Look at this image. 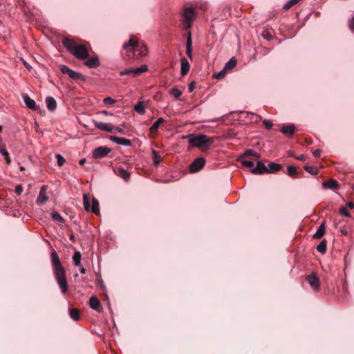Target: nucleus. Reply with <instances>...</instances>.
<instances>
[{
    "label": "nucleus",
    "mask_w": 354,
    "mask_h": 354,
    "mask_svg": "<svg viewBox=\"0 0 354 354\" xmlns=\"http://www.w3.org/2000/svg\"><path fill=\"white\" fill-rule=\"evenodd\" d=\"M295 127L293 124L283 125L281 129V132L285 135L292 136L295 133Z\"/></svg>",
    "instance_id": "nucleus-21"
},
{
    "label": "nucleus",
    "mask_w": 354,
    "mask_h": 354,
    "mask_svg": "<svg viewBox=\"0 0 354 354\" xmlns=\"http://www.w3.org/2000/svg\"><path fill=\"white\" fill-rule=\"evenodd\" d=\"M254 153H255V151L254 150H252V149H248L241 156V158H245V156H252Z\"/></svg>",
    "instance_id": "nucleus-46"
},
{
    "label": "nucleus",
    "mask_w": 354,
    "mask_h": 354,
    "mask_svg": "<svg viewBox=\"0 0 354 354\" xmlns=\"http://www.w3.org/2000/svg\"><path fill=\"white\" fill-rule=\"evenodd\" d=\"M57 165L59 166H63L66 162L65 158L60 154L56 155Z\"/></svg>",
    "instance_id": "nucleus-39"
},
{
    "label": "nucleus",
    "mask_w": 354,
    "mask_h": 354,
    "mask_svg": "<svg viewBox=\"0 0 354 354\" xmlns=\"http://www.w3.org/2000/svg\"><path fill=\"white\" fill-rule=\"evenodd\" d=\"M226 70H225V68H223L222 71H221L219 73H216V75H214V77L216 78V79H222L225 77V74H226Z\"/></svg>",
    "instance_id": "nucleus-42"
},
{
    "label": "nucleus",
    "mask_w": 354,
    "mask_h": 354,
    "mask_svg": "<svg viewBox=\"0 0 354 354\" xmlns=\"http://www.w3.org/2000/svg\"><path fill=\"white\" fill-rule=\"evenodd\" d=\"M85 65L91 68H95L100 66V61L97 57H88L86 59Z\"/></svg>",
    "instance_id": "nucleus-16"
},
{
    "label": "nucleus",
    "mask_w": 354,
    "mask_h": 354,
    "mask_svg": "<svg viewBox=\"0 0 354 354\" xmlns=\"http://www.w3.org/2000/svg\"><path fill=\"white\" fill-rule=\"evenodd\" d=\"M50 256L53 263V270L55 276V279L62 290V292L65 294L68 290L66 270L62 266L57 253L55 250L51 252Z\"/></svg>",
    "instance_id": "nucleus-1"
},
{
    "label": "nucleus",
    "mask_w": 354,
    "mask_h": 354,
    "mask_svg": "<svg viewBox=\"0 0 354 354\" xmlns=\"http://www.w3.org/2000/svg\"><path fill=\"white\" fill-rule=\"evenodd\" d=\"M304 169L308 171V173L313 174V175H317L319 173V170L317 167L309 166V165H305L304 167Z\"/></svg>",
    "instance_id": "nucleus-33"
},
{
    "label": "nucleus",
    "mask_w": 354,
    "mask_h": 354,
    "mask_svg": "<svg viewBox=\"0 0 354 354\" xmlns=\"http://www.w3.org/2000/svg\"><path fill=\"white\" fill-rule=\"evenodd\" d=\"M282 169V165L273 162H269L266 167L262 162L258 161L257 166L252 169V173L256 175H261L268 173H275Z\"/></svg>",
    "instance_id": "nucleus-4"
},
{
    "label": "nucleus",
    "mask_w": 354,
    "mask_h": 354,
    "mask_svg": "<svg viewBox=\"0 0 354 354\" xmlns=\"http://www.w3.org/2000/svg\"><path fill=\"white\" fill-rule=\"evenodd\" d=\"M239 160L241 161L243 167L250 169L251 171H252V169L253 168H254V162L252 161L248 160H245L244 158H241V157L240 158Z\"/></svg>",
    "instance_id": "nucleus-30"
},
{
    "label": "nucleus",
    "mask_w": 354,
    "mask_h": 354,
    "mask_svg": "<svg viewBox=\"0 0 354 354\" xmlns=\"http://www.w3.org/2000/svg\"><path fill=\"white\" fill-rule=\"evenodd\" d=\"M301 0H290L288 2H287L284 6H283V8L285 10H288L290 9L292 6H293L294 5H296L297 3H298Z\"/></svg>",
    "instance_id": "nucleus-35"
},
{
    "label": "nucleus",
    "mask_w": 354,
    "mask_h": 354,
    "mask_svg": "<svg viewBox=\"0 0 354 354\" xmlns=\"http://www.w3.org/2000/svg\"><path fill=\"white\" fill-rule=\"evenodd\" d=\"M147 71L146 65H142L138 68H130L125 69L120 73V75H129L131 77H136Z\"/></svg>",
    "instance_id": "nucleus-8"
},
{
    "label": "nucleus",
    "mask_w": 354,
    "mask_h": 354,
    "mask_svg": "<svg viewBox=\"0 0 354 354\" xmlns=\"http://www.w3.org/2000/svg\"><path fill=\"white\" fill-rule=\"evenodd\" d=\"M186 48H192V41L190 31L188 32V36L187 38Z\"/></svg>",
    "instance_id": "nucleus-40"
},
{
    "label": "nucleus",
    "mask_w": 354,
    "mask_h": 354,
    "mask_svg": "<svg viewBox=\"0 0 354 354\" xmlns=\"http://www.w3.org/2000/svg\"><path fill=\"white\" fill-rule=\"evenodd\" d=\"M139 48V43L131 36L127 43L124 44L123 50L124 51V57L126 59L138 58L136 55V49Z\"/></svg>",
    "instance_id": "nucleus-5"
},
{
    "label": "nucleus",
    "mask_w": 354,
    "mask_h": 354,
    "mask_svg": "<svg viewBox=\"0 0 354 354\" xmlns=\"http://www.w3.org/2000/svg\"><path fill=\"white\" fill-rule=\"evenodd\" d=\"M70 240L73 242V243H75V237L74 236L73 234H70Z\"/></svg>",
    "instance_id": "nucleus-55"
},
{
    "label": "nucleus",
    "mask_w": 354,
    "mask_h": 354,
    "mask_svg": "<svg viewBox=\"0 0 354 354\" xmlns=\"http://www.w3.org/2000/svg\"><path fill=\"white\" fill-rule=\"evenodd\" d=\"M236 59L235 57H232L225 65L224 68L226 71L232 69L236 65Z\"/></svg>",
    "instance_id": "nucleus-29"
},
{
    "label": "nucleus",
    "mask_w": 354,
    "mask_h": 354,
    "mask_svg": "<svg viewBox=\"0 0 354 354\" xmlns=\"http://www.w3.org/2000/svg\"><path fill=\"white\" fill-rule=\"evenodd\" d=\"M196 82L194 81L192 82L189 86H188V91L189 92H192L194 89L195 88Z\"/></svg>",
    "instance_id": "nucleus-49"
},
{
    "label": "nucleus",
    "mask_w": 354,
    "mask_h": 354,
    "mask_svg": "<svg viewBox=\"0 0 354 354\" xmlns=\"http://www.w3.org/2000/svg\"><path fill=\"white\" fill-rule=\"evenodd\" d=\"M111 151V149L107 147L100 146L93 150V156L96 159L102 158L106 156Z\"/></svg>",
    "instance_id": "nucleus-11"
},
{
    "label": "nucleus",
    "mask_w": 354,
    "mask_h": 354,
    "mask_svg": "<svg viewBox=\"0 0 354 354\" xmlns=\"http://www.w3.org/2000/svg\"><path fill=\"white\" fill-rule=\"evenodd\" d=\"M47 108L50 111H54L57 107V102L53 97H48L46 99Z\"/></svg>",
    "instance_id": "nucleus-26"
},
{
    "label": "nucleus",
    "mask_w": 354,
    "mask_h": 354,
    "mask_svg": "<svg viewBox=\"0 0 354 354\" xmlns=\"http://www.w3.org/2000/svg\"><path fill=\"white\" fill-rule=\"evenodd\" d=\"M154 158H153V163L156 166L158 165L161 161V158L156 153L155 151H153Z\"/></svg>",
    "instance_id": "nucleus-43"
},
{
    "label": "nucleus",
    "mask_w": 354,
    "mask_h": 354,
    "mask_svg": "<svg viewBox=\"0 0 354 354\" xmlns=\"http://www.w3.org/2000/svg\"><path fill=\"white\" fill-rule=\"evenodd\" d=\"M115 129L117 130L118 132L119 133H124V130L122 129H121L120 127H115Z\"/></svg>",
    "instance_id": "nucleus-57"
},
{
    "label": "nucleus",
    "mask_w": 354,
    "mask_h": 354,
    "mask_svg": "<svg viewBox=\"0 0 354 354\" xmlns=\"http://www.w3.org/2000/svg\"><path fill=\"white\" fill-rule=\"evenodd\" d=\"M186 53L189 58L192 59V48H186Z\"/></svg>",
    "instance_id": "nucleus-50"
},
{
    "label": "nucleus",
    "mask_w": 354,
    "mask_h": 354,
    "mask_svg": "<svg viewBox=\"0 0 354 354\" xmlns=\"http://www.w3.org/2000/svg\"><path fill=\"white\" fill-rule=\"evenodd\" d=\"M306 281L314 290L318 291L319 290L320 281L318 277L315 273L307 276Z\"/></svg>",
    "instance_id": "nucleus-12"
},
{
    "label": "nucleus",
    "mask_w": 354,
    "mask_h": 354,
    "mask_svg": "<svg viewBox=\"0 0 354 354\" xmlns=\"http://www.w3.org/2000/svg\"><path fill=\"white\" fill-rule=\"evenodd\" d=\"M297 174L296 167L294 166H289L287 168V174L290 176H293Z\"/></svg>",
    "instance_id": "nucleus-38"
},
{
    "label": "nucleus",
    "mask_w": 354,
    "mask_h": 354,
    "mask_svg": "<svg viewBox=\"0 0 354 354\" xmlns=\"http://www.w3.org/2000/svg\"><path fill=\"white\" fill-rule=\"evenodd\" d=\"M62 44L67 50L78 59L85 60L89 56L86 43L79 44L71 39L64 37Z\"/></svg>",
    "instance_id": "nucleus-2"
},
{
    "label": "nucleus",
    "mask_w": 354,
    "mask_h": 354,
    "mask_svg": "<svg viewBox=\"0 0 354 354\" xmlns=\"http://www.w3.org/2000/svg\"><path fill=\"white\" fill-rule=\"evenodd\" d=\"M110 140L118 145H124V146H130L131 145V141L129 139L120 138L116 136H111Z\"/></svg>",
    "instance_id": "nucleus-15"
},
{
    "label": "nucleus",
    "mask_w": 354,
    "mask_h": 354,
    "mask_svg": "<svg viewBox=\"0 0 354 354\" xmlns=\"http://www.w3.org/2000/svg\"><path fill=\"white\" fill-rule=\"evenodd\" d=\"M170 93L175 97L176 99H178L181 95L182 92L177 88H174L170 91Z\"/></svg>",
    "instance_id": "nucleus-37"
},
{
    "label": "nucleus",
    "mask_w": 354,
    "mask_h": 354,
    "mask_svg": "<svg viewBox=\"0 0 354 354\" xmlns=\"http://www.w3.org/2000/svg\"><path fill=\"white\" fill-rule=\"evenodd\" d=\"M52 218L54 221H59L60 223H63L64 221L62 216L57 212H53L52 213Z\"/></svg>",
    "instance_id": "nucleus-36"
},
{
    "label": "nucleus",
    "mask_w": 354,
    "mask_h": 354,
    "mask_svg": "<svg viewBox=\"0 0 354 354\" xmlns=\"http://www.w3.org/2000/svg\"><path fill=\"white\" fill-rule=\"evenodd\" d=\"M138 52V57H143L147 53V48L144 44H139V48L136 49V52Z\"/></svg>",
    "instance_id": "nucleus-34"
},
{
    "label": "nucleus",
    "mask_w": 354,
    "mask_h": 354,
    "mask_svg": "<svg viewBox=\"0 0 354 354\" xmlns=\"http://www.w3.org/2000/svg\"><path fill=\"white\" fill-rule=\"evenodd\" d=\"M47 186L43 185L39 191V196H37V203L39 205H43L48 201V198L46 196Z\"/></svg>",
    "instance_id": "nucleus-13"
},
{
    "label": "nucleus",
    "mask_w": 354,
    "mask_h": 354,
    "mask_svg": "<svg viewBox=\"0 0 354 354\" xmlns=\"http://www.w3.org/2000/svg\"><path fill=\"white\" fill-rule=\"evenodd\" d=\"M322 185L324 187L328 188L330 189H335L339 187L337 181L333 178H330L328 180L324 181L322 183Z\"/></svg>",
    "instance_id": "nucleus-20"
},
{
    "label": "nucleus",
    "mask_w": 354,
    "mask_h": 354,
    "mask_svg": "<svg viewBox=\"0 0 354 354\" xmlns=\"http://www.w3.org/2000/svg\"><path fill=\"white\" fill-rule=\"evenodd\" d=\"M70 316L75 321H80L81 317L77 308H73L70 310Z\"/></svg>",
    "instance_id": "nucleus-28"
},
{
    "label": "nucleus",
    "mask_w": 354,
    "mask_h": 354,
    "mask_svg": "<svg viewBox=\"0 0 354 354\" xmlns=\"http://www.w3.org/2000/svg\"><path fill=\"white\" fill-rule=\"evenodd\" d=\"M340 232L344 236L348 234V230L345 227L341 228Z\"/></svg>",
    "instance_id": "nucleus-53"
},
{
    "label": "nucleus",
    "mask_w": 354,
    "mask_h": 354,
    "mask_svg": "<svg viewBox=\"0 0 354 354\" xmlns=\"http://www.w3.org/2000/svg\"><path fill=\"white\" fill-rule=\"evenodd\" d=\"M59 68L63 74H67L74 80H84V77L80 73L74 71L65 65H61Z\"/></svg>",
    "instance_id": "nucleus-9"
},
{
    "label": "nucleus",
    "mask_w": 354,
    "mask_h": 354,
    "mask_svg": "<svg viewBox=\"0 0 354 354\" xmlns=\"http://www.w3.org/2000/svg\"><path fill=\"white\" fill-rule=\"evenodd\" d=\"M89 304L91 308L100 311V301L96 297H92L90 298Z\"/></svg>",
    "instance_id": "nucleus-23"
},
{
    "label": "nucleus",
    "mask_w": 354,
    "mask_h": 354,
    "mask_svg": "<svg viewBox=\"0 0 354 354\" xmlns=\"http://www.w3.org/2000/svg\"><path fill=\"white\" fill-rule=\"evenodd\" d=\"M252 156L256 158L257 159H259L260 158L261 155L255 151V153Z\"/></svg>",
    "instance_id": "nucleus-58"
},
{
    "label": "nucleus",
    "mask_w": 354,
    "mask_h": 354,
    "mask_svg": "<svg viewBox=\"0 0 354 354\" xmlns=\"http://www.w3.org/2000/svg\"><path fill=\"white\" fill-rule=\"evenodd\" d=\"M321 152H322V151L320 149H316L315 151H313L314 157L319 158L321 155Z\"/></svg>",
    "instance_id": "nucleus-51"
},
{
    "label": "nucleus",
    "mask_w": 354,
    "mask_h": 354,
    "mask_svg": "<svg viewBox=\"0 0 354 354\" xmlns=\"http://www.w3.org/2000/svg\"><path fill=\"white\" fill-rule=\"evenodd\" d=\"M326 232V225L325 223H322L317 230L316 233L313 236V238L314 239H321Z\"/></svg>",
    "instance_id": "nucleus-22"
},
{
    "label": "nucleus",
    "mask_w": 354,
    "mask_h": 354,
    "mask_svg": "<svg viewBox=\"0 0 354 354\" xmlns=\"http://www.w3.org/2000/svg\"><path fill=\"white\" fill-rule=\"evenodd\" d=\"M349 26L351 30H354V17L352 19L351 21L350 22Z\"/></svg>",
    "instance_id": "nucleus-54"
},
{
    "label": "nucleus",
    "mask_w": 354,
    "mask_h": 354,
    "mask_svg": "<svg viewBox=\"0 0 354 354\" xmlns=\"http://www.w3.org/2000/svg\"><path fill=\"white\" fill-rule=\"evenodd\" d=\"M23 192V187L21 185H17L15 187V193L18 195L21 194Z\"/></svg>",
    "instance_id": "nucleus-48"
},
{
    "label": "nucleus",
    "mask_w": 354,
    "mask_h": 354,
    "mask_svg": "<svg viewBox=\"0 0 354 354\" xmlns=\"http://www.w3.org/2000/svg\"><path fill=\"white\" fill-rule=\"evenodd\" d=\"M189 68H190V65H189L187 59L185 57L182 58L181 59V69H180L181 75L183 76H185L188 73Z\"/></svg>",
    "instance_id": "nucleus-18"
},
{
    "label": "nucleus",
    "mask_w": 354,
    "mask_h": 354,
    "mask_svg": "<svg viewBox=\"0 0 354 354\" xmlns=\"http://www.w3.org/2000/svg\"><path fill=\"white\" fill-rule=\"evenodd\" d=\"M347 288H348V286L346 284V283H345L344 285H343V290L344 292H346L347 291Z\"/></svg>",
    "instance_id": "nucleus-60"
},
{
    "label": "nucleus",
    "mask_w": 354,
    "mask_h": 354,
    "mask_svg": "<svg viewBox=\"0 0 354 354\" xmlns=\"http://www.w3.org/2000/svg\"><path fill=\"white\" fill-rule=\"evenodd\" d=\"M2 130H3V127H2V126L0 125V132H1Z\"/></svg>",
    "instance_id": "nucleus-63"
},
{
    "label": "nucleus",
    "mask_w": 354,
    "mask_h": 354,
    "mask_svg": "<svg viewBox=\"0 0 354 354\" xmlns=\"http://www.w3.org/2000/svg\"><path fill=\"white\" fill-rule=\"evenodd\" d=\"M83 203L86 211L88 212L91 210V212L95 214L96 215H98L100 214L99 202L95 198H93L92 199V206L91 208L90 196L88 194H84L83 196Z\"/></svg>",
    "instance_id": "nucleus-7"
},
{
    "label": "nucleus",
    "mask_w": 354,
    "mask_h": 354,
    "mask_svg": "<svg viewBox=\"0 0 354 354\" xmlns=\"http://www.w3.org/2000/svg\"><path fill=\"white\" fill-rule=\"evenodd\" d=\"M24 101L27 107L32 110H37L38 106L35 102L32 100L28 95L24 96Z\"/></svg>",
    "instance_id": "nucleus-19"
},
{
    "label": "nucleus",
    "mask_w": 354,
    "mask_h": 354,
    "mask_svg": "<svg viewBox=\"0 0 354 354\" xmlns=\"http://www.w3.org/2000/svg\"><path fill=\"white\" fill-rule=\"evenodd\" d=\"M296 158L301 161H305L306 159V157L304 155H301L299 156H297Z\"/></svg>",
    "instance_id": "nucleus-52"
},
{
    "label": "nucleus",
    "mask_w": 354,
    "mask_h": 354,
    "mask_svg": "<svg viewBox=\"0 0 354 354\" xmlns=\"http://www.w3.org/2000/svg\"><path fill=\"white\" fill-rule=\"evenodd\" d=\"M205 164V159L199 157L195 159L189 165V170L192 173H196L202 169Z\"/></svg>",
    "instance_id": "nucleus-10"
},
{
    "label": "nucleus",
    "mask_w": 354,
    "mask_h": 354,
    "mask_svg": "<svg viewBox=\"0 0 354 354\" xmlns=\"http://www.w3.org/2000/svg\"><path fill=\"white\" fill-rule=\"evenodd\" d=\"M187 138L192 146L199 148L202 151H207L214 141V138L205 134H189Z\"/></svg>",
    "instance_id": "nucleus-3"
},
{
    "label": "nucleus",
    "mask_w": 354,
    "mask_h": 354,
    "mask_svg": "<svg viewBox=\"0 0 354 354\" xmlns=\"http://www.w3.org/2000/svg\"><path fill=\"white\" fill-rule=\"evenodd\" d=\"M165 122L162 118H158L150 127V132L152 134H156L158 132V128L161 124Z\"/></svg>",
    "instance_id": "nucleus-25"
},
{
    "label": "nucleus",
    "mask_w": 354,
    "mask_h": 354,
    "mask_svg": "<svg viewBox=\"0 0 354 354\" xmlns=\"http://www.w3.org/2000/svg\"><path fill=\"white\" fill-rule=\"evenodd\" d=\"M116 174L120 178H123L125 181H128L130 178V174L124 168H118L115 171Z\"/></svg>",
    "instance_id": "nucleus-24"
},
{
    "label": "nucleus",
    "mask_w": 354,
    "mask_h": 354,
    "mask_svg": "<svg viewBox=\"0 0 354 354\" xmlns=\"http://www.w3.org/2000/svg\"><path fill=\"white\" fill-rule=\"evenodd\" d=\"M262 35L268 41H270L272 39V33L268 30H264L262 33Z\"/></svg>",
    "instance_id": "nucleus-41"
},
{
    "label": "nucleus",
    "mask_w": 354,
    "mask_h": 354,
    "mask_svg": "<svg viewBox=\"0 0 354 354\" xmlns=\"http://www.w3.org/2000/svg\"><path fill=\"white\" fill-rule=\"evenodd\" d=\"M348 207H349V209H352L354 208V203L353 202H349L348 204H347Z\"/></svg>",
    "instance_id": "nucleus-56"
},
{
    "label": "nucleus",
    "mask_w": 354,
    "mask_h": 354,
    "mask_svg": "<svg viewBox=\"0 0 354 354\" xmlns=\"http://www.w3.org/2000/svg\"><path fill=\"white\" fill-rule=\"evenodd\" d=\"M101 113H102V114H104V115H108V114H109V113H108V112H107L106 111H102Z\"/></svg>",
    "instance_id": "nucleus-62"
},
{
    "label": "nucleus",
    "mask_w": 354,
    "mask_h": 354,
    "mask_svg": "<svg viewBox=\"0 0 354 354\" xmlns=\"http://www.w3.org/2000/svg\"><path fill=\"white\" fill-rule=\"evenodd\" d=\"M94 125L98 129L111 133L114 129L113 126L110 123H103L94 121Z\"/></svg>",
    "instance_id": "nucleus-14"
},
{
    "label": "nucleus",
    "mask_w": 354,
    "mask_h": 354,
    "mask_svg": "<svg viewBox=\"0 0 354 354\" xmlns=\"http://www.w3.org/2000/svg\"><path fill=\"white\" fill-rule=\"evenodd\" d=\"M195 17V10L192 8L187 7L184 8L183 13V25L184 28L187 30L192 26Z\"/></svg>",
    "instance_id": "nucleus-6"
},
{
    "label": "nucleus",
    "mask_w": 354,
    "mask_h": 354,
    "mask_svg": "<svg viewBox=\"0 0 354 354\" xmlns=\"http://www.w3.org/2000/svg\"><path fill=\"white\" fill-rule=\"evenodd\" d=\"M81 257H82V254H81L80 252L75 251V252L74 253V254L73 256V261L75 266H78L80 265Z\"/></svg>",
    "instance_id": "nucleus-31"
},
{
    "label": "nucleus",
    "mask_w": 354,
    "mask_h": 354,
    "mask_svg": "<svg viewBox=\"0 0 354 354\" xmlns=\"http://www.w3.org/2000/svg\"><path fill=\"white\" fill-rule=\"evenodd\" d=\"M0 153L4 157L6 162L8 165H10L11 160L9 156V153L6 150L5 145L2 143V138L0 136Z\"/></svg>",
    "instance_id": "nucleus-17"
},
{
    "label": "nucleus",
    "mask_w": 354,
    "mask_h": 354,
    "mask_svg": "<svg viewBox=\"0 0 354 354\" xmlns=\"http://www.w3.org/2000/svg\"><path fill=\"white\" fill-rule=\"evenodd\" d=\"M339 213L342 215L347 216V217L351 216L350 213L348 212V211L347 210V209L345 207H341L339 208Z\"/></svg>",
    "instance_id": "nucleus-44"
},
{
    "label": "nucleus",
    "mask_w": 354,
    "mask_h": 354,
    "mask_svg": "<svg viewBox=\"0 0 354 354\" xmlns=\"http://www.w3.org/2000/svg\"><path fill=\"white\" fill-rule=\"evenodd\" d=\"M327 249V241L326 239H323L319 244L317 246V250L324 254L326 252Z\"/></svg>",
    "instance_id": "nucleus-27"
},
{
    "label": "nucleus",
    "mask_w": 354,
    "mask_h": 354,
    "mask_svg": "<svg viewBox=\"0 0 354 354\" xmlns=\"http://www.w3.org/2000/svg\"><path fill=\"white\" fill-rule=\"evenodd\" d=\"M86 162V158L81 159L79 162L80 165H83Z\"/></svg>",
    "instance_id": "nucleus-59"
},
{
    "label": "nucleus",
    "mask_w": 354,
    "mask_h": 354,
    "mask_svg": "<svg viewBox=\"0 0 354 354\" xmlns=\"http://www.w3.org/2000/svg\"><path fill=\"white\" fill-rule=\"evenodd\" d=\"M307 142H308V144L311 143V142L310 140H308Z\"/></svg>",
    "instance_id": "nucleus-64"
},
{
    "label": "nucleus",
    "mask_w": 354,
    "mask_h": 354,
    "mask_svg": "<svg viewBox=\"0 0 354 354\" xmlns=\"http://www.w3.org/2000/svg\"><path fill=\"white\" fill-rule=\"evenodd\" d=\"M263 123L267 129H270L272 127V122L270 120H263Z\"/></svg>",
    "instance_id": "nucleus-47"
},
{
    "label": "nucleus",
    "mask_w": 354,
    "mask_h": 354,
    "mask_svg": "<svg viewBox=\"0 0 354 354\" xmlns=\"http://www.w3.org/2000/svg\"><path fill=\"white\" fill-rule=\"evenodd\" d=\"M103 102L104 104H108V105H112L115 102V100L112 99L111 97H105L104 100H103Z\"/></svg>",
    "instance_id": "nucleus-45"
},
{
    "label": "nucleus",
    "mask_w": 354,
    "mask_h": 354,
    "mask_svg": "<svg viewBox=\"0 0 354 354\" xmlns=\"http://www.w3.org/2000/svg\"><path fill=\"white\" fill-rule=\"evenodd\" d=\"M134 110L140 114H144L145 113V107L143 102H138L134 107Z\"/></svg>",
    "instance_id": "nucleus-32"
},
{
    "label": "nucleus",
    "mask_w": 354,
    "mask_h": 354,
    "mask_svg": "<svg viewBox=\"0 0 354 354\" xmlns=\"http://www.w3.org/2000/svg\"><path fill=\"white\" fill-rule=\"evenodd\" d=\"M80 270V272L82 274H85L86 273V269L84 268H81Z\"/></svg>",
    "instance_id": "nucleus-61"
}]
</instances>
